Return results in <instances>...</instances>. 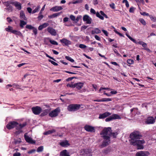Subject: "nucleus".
Here are the masks:
<instances>
[{"mask_svg":"<svg viewBox=\"0 0 156 156\" xmlns=\"http://www.w3.org/2000/svg\"><path fill=\"white\" fill-rule=\"evenodd\" d=\"M140 133L138 131H134L131 133L129 136L130 140H129L130 144L133 146H137L138 149L144 148L142 144L145 143L144 140H140L142 137Z\"/></svg>","mask_w":156,"mask_h":156,"instance_id":"obj_1","label":"nucleus"},{"mask_svg":"<svg viewBox=\"0 0 156 156\" xmlns=\"http://www.w3.org/2000/svg\"><path fill=\"white\" fill-rule=\"evenodd\" d=\"M80 105L77 104H72L67 107V110L69 112H75L79 110L80 107Z\"/></svg>","mask_w":156,"mask_h":156,"instance_id":"obj_2","label":"nucleus"},{"mask_svg":"<svg viewBox=\"0 0 156 156\" xmlns=\"http://www.w3.org/2000/svg\"><path fill=\"white\" fill-rule=\"evenodd\" d=\"M102 137L104 139V140L101 145V148L105 147L108 145L110 143V137L108 136H102Z\"/></svg>","mask_w":156,"mask_h":156,"instance_id":"obj_3","label":"nucleus"},{"mask_svg":"<svg viewBox=\"0 0 156 156\" xmlns=\"http://www.w3.org/2000/svg\"><path fill=\"white\" fill-rule=\"evenodd\" d=\"M111 132H112L111 128L110 127L105 128L101 132V135L102 136H111Z\"/></svg>","mask_w":156,"mask_h":156,"instance_id":"obj_4","label":"nucleus"},{"mask_svg":"<svg viewBox=\"0 0 156 156\" xmlns=\"http://www.w3.org/2000/svg\"><path fill=\"white\" fill-rule=\"evenodd\" d=\"M18 124V123L16 121H11L6 125V127L8 129H11L16 127Z\"/></svg>","mask_w":156,"mask_h":156,"instance_id":"obj_5","label":"nucleus"},{"mask_svg":"<svg viewBox=\"0 0 156 156\" xmlns=\"http://www.w3.org/2000/svg\"><path fill=\"white\" fill-rule=\"evenodd\" d=\"M60 111L59 108H57L54 110L51 111L48 114L49 116L51 117H54L57 116Z\"/></svg>","mask_w":156,"mask_h":156,"instance_id":"obj_6","label":"nucleus"},{"mask_svg":"<svg viewBox=\"0 0 156 156\" xmlns=\"http://www.w3.org/2000/svg\"><path fill=\"white\" fill-rule=\"evenodd\" d=\"M80 155L87 156L88 154L91 153V149H82L80 151Z\"/></svg>","mask_w":156,"mask_h":156,"instance_id":"obj_7","label":"nucleus"},{"mask_svg":"<svg viewBox=\"0 0 156 156\" xmlns=\"http://www.w3.org/2000/svg\"><path fill=\"white\" fill-rule=\"evenodd\" d=\"M121 119L120 116L117 114H114L110 117L105 119L106 122H109L113 119Z\"/></svg>","mask_w":156,"mask_h":156,"instance_id":"obj_8","label":"nucleus"},{"mask_svg":"<svg viewBox=\"0 0 156 156\" xmlns=\"http://www.w3.org/2000/svg\"><path fill=\"white\" fill-rule=\"evenodd\" d=\"M31 109L33 113L36 115H39L42 111L41 108L38 106L32 107Z\"/></svg>","mask_w":156,"mask_h":156,"instance_id":"obj_9","label":"nucleus"},{"mask_svg":"<svg viewBox=\"0 0 156 156\" xmlns=\"http://www.w3.org/2000/svg\"><path fill=\"white\" fill-rule=\"evenodd\" d=\"M84 129L87 131L90 132H95V130L94 127L86 125L84 127Z\"/></svg>","mask_w":156,"mask_h":156,"instance_id":"obj_10","label":"nucleus"},{"mask_svg":"<svg viewBox=\"0 0 156 156\" xmlns=\"http://www.w3.org/2000/svg\"><path fill=\"white\" fill-rule=\"evenodd\" d=\"M146 124H153L155 122V119L152 116H149L147 118L145 122Z\"/></svg>","mask_w":156,"mask_h":156,"instance_id":"obj_11","label":"nucleus"},{"mask_svg":"<svg viewBox=\"0 0 156 156\" xmlns=\"http://www.w3.org/2000/svg\"><path fill=\"white\" fill-rule=\"evenodd\" d=\"M126 35L128 37V38L133 42L136 44H139L140 45H142V43L144 42L143 41H140L139 39L138 40L139 41H137L135 40L132 38L130 36H129L127 33L126 34Z\"/></svg>","mask_w":156,"mask_h":156,"instance_id":"obj_12","label":"nucleus"},{"mask_svg":"<svg viewBox=\"0 0 156 156\" xmlns=\"http://www.w3.org/2000/svg\"><path fill=\"white\" fill-rule=\"evenodd\" d=\"M83 21L86 22L87 24H90L91 23L92 19L87 15H86L83 16Z\"/></svg>","mask_w":156,"mask_h":156,"instance_id":"obj_13","label":"nucleus"},{"mask_svg":"<svg viewBox=\"0 0 156 156\" xmlns=\"http://www.w3.org/2000/svg\"><path fill=\"white\" fill-rule=\"evenodd\" d=\"M111 115V113L108 112H106L103 114H99L98 118L99 119H104Z\"/></svg>","mask_w":156,"mask_h":156,"instance_id":"obj_14","label":"nucleus"},{"mask_svg":"<svg viewBox=\"0 0 156 156\" xmlns=\"http://www.w3.org/2000/svg\"><path fill=\"white\" fill-rule=\"evenodd\" d=\"M24 137L25 140L27 142L31 144H35V141L33 140L30 137L26 135V134H24Z\"/></svg>","mask_w":156,"mask_h":156,"instance_id":"obj_15","label":"nucleus"},{"mask_svg":"<svg viewBox=\"0 0 156 156\" xmlns=\"http://www.w3.org/2000/svg\"><path fill=\"white\" fill-rule=\"evenodd\" d=\"M48 31L52 35L56 36V31L52 27H49L47 29Z\"/></svg>","mask_w":156,"mask_h":156,"instance_id":"obj_16","label":"nucleus"},{"mask_svg":"<svg viewBox=\"0 0 156 156\" xmlns=\"http://www.w3.org/2000/svg\"><path fill=\"white\" fill-rule=\"evenodd\" d=\"M60 41L62 44H64L65 45L67 46L71 44L70 41L65 38L60 40Z\"/></svg>","mask_w":156,"mask_h":156,"instance_id":"obj_17","label":"nucleus"},{"mask_svg":"<svg viewBox=\"0 0 156 156\" xmlns=\"http://www.w3.org/2000/svg\"><path fill=\"white\" fill-rule=\"evenodd\" d=\"M11 4L13 5L18 10H20L21 9V5L20 3L17 1L11 2Z\"/></svg>","mask_w":156,"mask_h":156,"instance_id":"obj_18","label":"nucleus"},{"mask_svg":"<svg viewBox=\"0 0 156 156\" xmlns=\"http://www.w3.org/2000/svg\"><path fill=\"white\" fill-rule=\"evenodd\" d=\"M63 9V8L61 6H54L50 9L51 11L53 12H58V11L62 10Z\"/></svg>","mask_w":156,"mask_h":156,"instance_id":"obj_19","label":"nucleus"},{"mask_svg":"<svg viewBox=\"0 0 156 156\" xmlns=\"http://www.w3.org/2000/svg\"><path fill=\"white\" fill-rule=\"evenodd\" d=\"M84 83L81 82H79L75 83V87L78 90L81 89L83 86Z\"/></svg>","mask_w":156,"mask_h":156,"instance_id":"obj_20","label":"nucleus"},{"mask_svg":"<svg viewBox=\"0 0 156 156\" xmlns=\"http://www.w3.org/2000/svg\"><path fill=\"white\" fill-rule=\"evenodd\" d=\"M148 153L143 151H140L136 154V156H148Z\"/></svg>","mask_w":156,"mask_h":156,"instance_id":"obj_21","label":"nucleus"},{"mask_svg":"<svg viewBox=\"0 0 156 156\" xmlns=\"http://www.w3.org/2000/svg\"><path fill=\"white\" fill-rule=\"evenodd\" d=\"M49 24L48 23H44L39 26L38 27V29L40 30H41L43 28L46 27Z\"/></svg>","mask_w":156,"mask_h":156,"instance_id":"obj_22","label":"nucleus"},{"mask_svg":"<svg viewBox=\"0 0 156 156\" xmlns=\"http://www.w3.org/2000/svg\"><path fill=\"white\" fill-rule=\"evenodd\" d=\"M60 156H70L69 153L67 152L66 150H64L61 152L60 153Z\"/></svg>","mask_w":156,"mask_h":156,"instance_id":"obj_23","label":"nucleus"},{"mask_svg":"<svg viewBox=\"0 0 156 156\" xmlns=\"http://www.w3.org/2000/svg\"><path fill=\"white\" fill-rule=\"evenodd\" d=\"M20 18L23 20H24L26 21L27 20V19L23 11H21L20 12Z\"/></svg>","mask_w":156,"mask_h":156,"instance_id":"obj_24","label":"nucleus"},{"mask_svg":"<svg viewBox=\"0 0 156 156\" xmlns=\"http://www.w3.org/2000/svg\"><path fill=\"white\" fill-rule=\"evenodd\" d=\"M101 33V30L100 29H99L98 28H95L94 29V30H92L91 31V33L92 34H100Z\"/></svg>","mask_w":156,"mask_h":156,"instance_id":"obj_25","label":"nucleus"},{"mask_svg":"<svg viewBox=\"0 0 156 156\" xmlns=\"http://www.w3.org/2000/svg\"><path fill=\"white\" fill-rule=\"evenodd\" d=\"M16 127V129L17 130V131H16L15 132V134H19L22 132L23 131L22 130V129L20 128V125H19L18 126H17Z\"/></svg>","mask_w":156,"mask_h":156,"instance_id":"obj_26","label":"nucleus"},{"mask_svg":"<svg viewBox=\"0 0 156 156\" xmlns=\"http://www.w3.org/2000/svg\"><path fill=\"white\" fill-rule=\"evenodd\" d=\"M12 33L16 35H17L20 37H22L23 36L22 34L20 31H18L15 30V31H12Z\"/></svg>","mask_w":156,"mask_h":156,"instance_id":"obj_27","label":"nucleus"},{"mask_svg":"<svg viewBox=\"0 0 156 156\" xmlns=\"http://www.w3.org/2000/svg\"><path fill=\"white\" fill-rule=\"evenodd\" d=\"M60 13L58 12L53 14L49 16L48 17L50 19L56 17L60 15Z\"/></svg>","mask_w":156,"mask_h":156,"instance_id":"obj_28","label":"nucleus"},{"mask_svg":"<svg viewBox=\"0 0 156 156\" xmlns=\"http://www.w3.org/2000/svg\"><path fill=\"white\" fill-rule=\"evenodd\" d=\"M27 23V22L24 21L23 20H20V26L21 28H23L24 26L26 25Z\"/></svg>","mask_w":156,"mask_h":156,"instance_id":"obj_29","label":"nucleus"},{"mask_svg":"<svg viewBox=\"0 0 156 156\" xmlns=\"http://www.w3.org/2000/svg\"><path fill=\"white\" fill-rule=\"evenodd\" d=\"M60 145L62 147H65L67 145H69V144L68 143V141L66 140L60 143Z\"/></svg>","mask_w":156,"mask_h":156,"instance_id":"obj_30","label":"nucleus"},{"mask_svg":"<svg viewBox=\"0 0 156 156\" xmlns=\"http://www.w3.org/2000/svg\"><path fill=\"white\" fill-rule=\"evenodd\" d=\"M56 131L54 129H53L51 130H49L44 133V134L45 135H48L49 134H51L52 133L55 132Z\"/></svg>","mask_w":156,"mask_h":156,"instance_id":"obj_31","label":"nucleus"},{"mask_svg":"<svg viewBox=\"0 0 156 156\" xmlns=\"http://www.w3.org/2000/svg\"><path fill=\"white\" fill-rule=\"evenodd\" d=\"M5 30L8 32H10L12 33L13 31H15V30H13V28L12 27L9 26L8 27L5 28Z\"/></svg>","mask_w":156,"mask_h":156,"instance_id":"obj_32","label":"nucleus"},{"mask_svg":"<svg viewBox=\"0 0 156 156\" xmlns=\"http://www.w3.org/2000/svg\"><path fill=\"white\" fill-rule=\"evenodd\" d=\"M118 133L117 132H111L110 136H111L112 135L113 138H116L117 137V136L118 135Z\"/></svg>","mask_w":156,"mask_h":156,"instance_id":"obj_33","label":"nucleus"},{"mask_svg":"<svg viewBox=\"0 0 156 156\" xmlns=\"http://www.w3.org/2000/svg\"><path fill=\"white\" fill-rule=\"evenodd\" d=\"M96 16L100 18V19H101V20H104V17L103 16L101 15L100 14V13L99 12H97L96 13Z\"/></svg>","mask_w":156,"mask_h":156,"instance_id":"obj_34","label":"nucleus"},{"mask_svg":"<svg viewBox=\"0 0 156 156\" xmlns=\"http://www.w3.org/2000/svg\"><path fill=\"white\" fill-rule=\"evenodd\" d=\"M5 9L7 10L9 12H11L12 11V7L10 5L9 7Z\"/></svg>","mask_w":156,"mask_h":156,"instance_id":"obj_35","label":"nucleus"},{"mask_svg":"<svg viewBox=\"0 0 156 156\" xmlns=\"http://www.w3.org/2000/svg\"><path fill=\"white\" fill-rule=\"evenodd\" d=\"M48 110H46L44 112H42L41 114V116L43 117L47 115L48 114Z\"/></svg>","mask_w":156,"mask_h":156,"instance_id":"obj_36","label":"nucleus"},{"mask_svg":"<svg viewBox=\"0 0 156 156\" xmlns=\"http://www.w3.org/2000/svg\"><path fill=\"white\" fill-rule=\"evenodd\" d=\"M49 41L51 44L53 45H58V44L57 43V42L55 41L49 39Z\"/></svg>","mask_w":156,"mask_h":156,"instance_id":"obj_37","label":"nucleus"},{"mask_svg":"<svg viewBox=\"0 0 156 156\" xmlns=\"http://www.w3.org/2000/svg\"><path fill=\"white\" fill-rule=\"evenodd\" d=\"M112 101V99L110 98H105L101 99V102L109 101Z\"/></svg>","mask_w":156,"mask_h":156,"instance_id":"obj_38","label":"nucleus"},{"mask_svg":"<svg viewBox=\"0 0 156 156\" xmlns=\"http://www.w3.org/2000/svg\"><path fill=\"white\" fill-rule=\"evenodd\" d=\"M65 58L66 59L70 61L71 62H73L74 61V60L69 56H66Z\"/></svg>","mask_w":156,"mask_h":156,"instance_id":"obj_39","label":"nucleus"},{"mask_svg":"<svg viewBox=\"0 0 156 156\" xmlns=\"http://www.w3.org/2000/svg\"><path fill=\"white\" fill-rule=\"evenodd\" d=\"M43 149L44 147L43 146H40L37 148V151L38 152H41L43 151Z\"/></svg>","mask_w":156,"mask_h":156,"instance_id":"obj_40","label":"nucleus"},{"mask_svg":"<svg viewBox=\"0 0 156 156\" xmlns=\"http://www.w3.org/2000/svg\"><path fill=\"white\" fill-rule=\"evenodd\" d=\"M142 46L144 48V49L146 50H147V51H150V49H148V48H147L146 47L147 46V44L146 43H144V42H143V43H142Z\"/></svg>","mask_w":156,"mask_h":156,"instance_id":"obj_41","label":"nucleus"},{"mask_svg":"<svg viewBox=\"0 0 156 156\" xmlns=\"http://www.w3.org/2000/svg\"><path fill=\"white\" fill-rule=\"evenodd\" d=\"M21 142V139L20 138H19L16 140L15 139L14 141V143L15 144H19Z\"/></svg>","mask_w":156,"mask_h":156,"instance_id":"obj_42","label":"nucleus"},{"mask_svg":"<svg viewBox=\"0 0 156 156\" xmlns=\"http://www.w3.org/2000/svg\"><path fill=\"white\" fill-rule=\"evenodd\" d=\"M26 28L30 30H32L34 28V27L30 25H27L26 26Z\"/></svg>","mask_w":156,"mask_h":156,"instance_id":"obj_43","label":"nucleus"},{"mask_svg":"<svg viewBox=\"0 0 156 156\" xmlns=\"http://www.w3.org/2000/svg\"><path fill=\"white\" fill-rule=\"evenodd\" d=\"M137 110L138 109L137 108H132L130 109L131 113L132 114H133V111H134V114H135L136 113V112L137 111Z\"/></svg>","mask_w":156,"mask_h":156,"instance_id":"obj_44","label":"nucleus"},{"mask_svg":"<svg viewBox=\"0 0 156 156\" xmlns=\"http://www.w3.org/2000/svg\"><path fill=\"white\" fill-rule=\"evenodd\" d=\"M27 122H25L23 123L22 124H20L19 125L20 126V128L22 129L23 127H24L27 125Z\"/></svg>","mask_w":156,"mask_h":156,"instance_id":"obj_45","label":"nucleus"},{"mask_svg":"<svg viewBox=\"0 0 156 156\" xmlns=\"http://www.w3.org/2000/svg\"><path fill=\"white\" fill-rule=\"evenodd\" d=\"M139 21L143 25H145L146 24V22L143 19H139Z\"/></svg>","mask_w":156,"mask_h":156,"instance_id":"obj_46","label":"nucleus"},{"mask_svg":"<svg viewBox=\"0 0 156 156\" xmlns=\"http://www.w3.org/2000/svg\"><path fill=\"white\" fill-rule=\"evenodd\" d=\"M48 61L49 62H50L53 65L55 66H57L58 65V63L50 59H48Z\"/></svg>","mask_w":156,"mask_h":156,"instance_id":"obj_47","label":"nucleus"},{"mask_svg":"<svg viewBox=\"0 0 156 156\" xmlns=\"http://www.w3.org/2000/svg\"><path fill=\"white\" fill-rule=\"evenodd\" d=\"M77 79V77L75 76L69 77L67 78L66 80V81H69L72 80L73 79Z\"/></svg>","mask_w":156,"mask_h":156,"instance_id":"obj_48","label":"nucleus"},{"mask_svg":"<svg viewBox=\"0 0 156 156\" xmlns=\"http://www.w3.org/2000/svg\"><path fill=\"white\" fill-rule=\"evenodd\" d=\"M134 61L132 59H128L127 60L128 63L129 64H132L134 63Z\"/></svg>","mask_w":156,"mask_h":156,"instance_id":"obj_49","label":"nucleus"},{"mask_svg":"<svg viewBox=\"0 0 156 156\" xmlns=\"http://www.w3.org/2000/svg\"><path fill=\"white\" fill-rule=\"evenodd\" d=\"M10 3H10L9 2V1H7L4 2L3 4L5 6H6L7 8V7H9V5H10V4H11Z\"/></svg>","mask_w":156,"mask_h":156,"instance_id":"obj_50","label":"nucleus"},{"mask_svg":"<svg viewBox=\"0 0 156 156\" xmlns=\"http://www.w3.org/2000/svg\"><path fill=\"white\" fill-rule=\"evenodd\" d=\"M135 9V8L134 7H131L130 8L129 11L130 13H133Z\"/></svg>","mask_w":156,"mask_h":156,"instance_id":"obj_51","label":"nucleus"},{"mask_svg":"<svg viewBox=\"0 0 156 156\" xmlns=\"http://www.w3.org/2000/svg\"><path fill=\"white\" fill-rule=\"evenodd\" d=\"M82 2V0H76L73 2V4H76L78 3H81Z\"/></svg>","mask_w":156,"mask_h":156,"instance_id":"obj_52","label":"nucleus"},{"mask_svg":"<svg viewBox=\"0 0 156 156\" xmlns=\"http://www.w3.org/2000/svg\"><path fill=\"white\" fill-rule=\"evenodd\" d=\"M79 47L82 49L85 48L87 47V46L83 44H80L79 45Z\"/></svg>","mask_w":156,"mask_h":156,"instance_id":"obj_53","label":"nucleus"},{"mask_svg":"<svg viewBox=\"0 0 156 156\" xmlns=\"http://www.w3.org/2000/svg\"><path fill=\"white\" fill-rule=\"evenodd\" d=\"M149 17L154 22L156 21V17H153L151 15H150V16H149Z\"/></svg>","mask_w":156,"mask_h":156,"instance_id":"obj_54","label":"nucleus"},{"mask_svg":"<svg viewBox=\"0 0 156 156\" xmlns=\"http://www.w3.org/2000/svg\"><path fill=\"white\" fill-rule=\"evenodd\" d=\"M75 83L73 84L68 83L67 85V87H69L71 88H75Z\"/></svg>","mask_w":156,"mask_h":156,"instance_id":"obj_55","label":"nucleus"},{"mask_svg":"<svg viewBox=\"0 0 156 156\" xmlns=\"http://www.w3.org/2000/svg\"><path fill=\"white\" fill-rule=\"evenodd\" d=\"M140 14L141 15H143L144 16H150V15H149V13H146V12H140Z\"/></svg>","mask_w":156,"mask_h":156,"instance_id":"obj_56","label":"nucleus"},{"mask_svg":"<svg viewBox=\"0 0 156 156\" xmlns=\"http://www.w3.org/2000/svg\"><path fill=\"white\" fill-rule=\"evenodd\" d=\"M45 55H46V56L47 57L51 59H52L53 60H54V61H55V59L54 58H53L52 57H51V56H49V55H48V54H47V53H45Z\"/></svg>","mask_w":156,"mask_h":156,"instance_id":"obj_57","label":"nucleus"},{"mask_svg":"<svg viewBox=\"0 0 156 156\" xmlns=\"http://www.w3.org/2000/svg\"><path fill=\"white\" fill-rule=\"evenodd\" d=\"M114 51L115 53L116 54V55L117 56H121V55L117 51L116 49H114Z\"/></svg>","mask_w":156,"mask_h":156,"instance_id":"obj_58","label":"nucleus"},{"mask_svg":"<svg viewBox=\"0 0 156 156\" xmlns=\"http://www.w3.org/2000/svg\"><path fill=\"white\" fill-rule=\"evenodd\" d=\"M90 12L94 14H95L96 13L95 11L92 8L90 9Z\"/></svg>","mask_w":156,"mask_h":156,"instance_id":"obj_59","label":"nucleus"},{"mask_svg":"<svg viewBox=\"0 0 156 156\" xmlns=\"http://www.w3.org/2000/svg\"><path fill=\"white\" fill-rule=\"evenodd\" d=\"M38 8L37 7H36L35 8V9L32 11V13L33 14H34V13L37 12L38 11Z\"/></svg>","mask_w":156,"mask_h":156,"instance_id":"obj_60","label":"nucleus"},{"mask_svg":"<svg viewBox=\"0 0 156 156\" xmlns=\"http://www.w3.org/2000/svg\"><path fill=\"white\" fill-rule=\"evenodd\" d=\"M70 19L73 21L75 20V17L73 15H71L70 16Z\"/></svg>","mask_w":156,"mask_h":156,"instance_id":"obj_61","label":"nucleus"},{"mask_svg":"<svg viewBox=\"0 0 156 156\" xmlns=\"http://www.w3.org/2000/svg\"><path fill=\"white\" fill-rule=\"evenodd\" d=\"M33 30V32L35 35H36L37 33V30L36 28L34 27V28L32 29Z\"/></svg>","mask_w":156,"mask_h":156,"instance_id":"obj_62","label":"nucleus"},{"mask_svg":"<svg viewBox=\"0 0 156 156\" xmlns=\"http://www.w3.org/2000/svg\"><path fill=\"white\" fill-rule=\"evenodd\" d=\"M82 16H77L76 19H75V20L76 22L79 21V20L81 18Z\"/></svg>","mask_w":156,"mask_h":156,"instance_id":"obj_63","label":"nucleus"},{"mask_svg":"<svg viewBox=\"0 0 156 156\" xmlns=\"http://www.w3.org/2000/svg\"><path fill=\"white\" fill-rule=\"evenodd\" d=\"M21 154L19 152H16L13 154V156H20Z\"/></svg>","mask_w":156,"mask_h":156,"instance_id":"obj_64","label":"nucleus"}]
</instances>
